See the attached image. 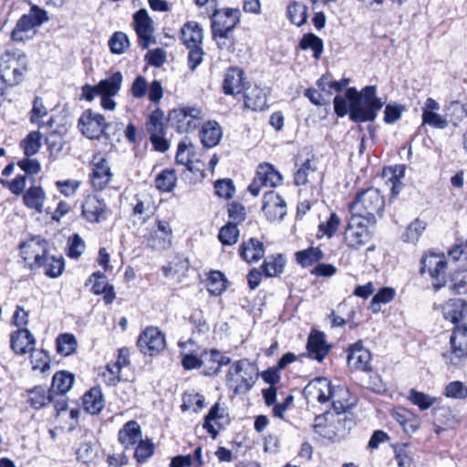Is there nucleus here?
Returning a JSON list of instances; mask_svg holds the SVG:
<instances>
[{
	"mask_svg": "<svg viewBox=\"0 0 467 467\" xmlns=\"http://www.w3.org/2000/svg\"><path fill=\"white\" fill-rule=\"evenodd\" d=\"M85 242L78 234H73L67 241V255L70 258H78L85 251Z\"/></svg>",
	"mask_w": 467,
	"mask_h": 467,
	"instance_id": "60",
	"label": "nucleus"
},
{
	"mask_svg": "<svg viewBox=\"0 0 467 467\" xmlns=\"http://www.w3.org/2000/svg\"><path fill=\"white\" fill-rule=\"evenodd\" d=\"M21 146L25 154L29 157L35 155L41 147V134L39 131L30 132L25 140H22Z\"/></svg>",
	"mask_w": 467,
	"mask_h": 467,
	"instance_id": "52",
	"label": "nucleus"
},
{
	"mask_svg": "<svg viewBox=\"0 0 467 467\" xmlns=\"http://www.w3.org/2000/svg\"><path fill=\"white\" fill-rule=\"evenodd\" d=\"M109 45L112 53L122 54L129 47L130 41L126 34L117 32L111 36Z\"/></svg>",
	"mask_w": 467,
	"mask_h": 467,
	"instance_id": "59",
	"label": "nucleus"
},
{
	"mask_svg": "<svg viewBox=\"0 0 467 467\" xmlns=\"http://www.w3.org/2000/svg\"><path fill=\"white\" fill-rule=\"evenodd\" d=\"M340 224V218L337 216V213H330L328 219L326 222H323L319 224L318 230L320 233H322L323 235L331 238L338 230Z\"/></svg>",
	"mask_w": 467,
	"mask_h": 467,
	"instance_id": "58",
	"label": "nucleus"
},
{
	"mask_svg": "<svg viewBox=\"0 0 467 467\" xmlns=\"http://www.w3.org/2000/svg\"><path fill=\"white\" fill-rule=\"evenodd\" d=\"M107 205L103 199L88 195L82 204V215L89 223H99L107 218Z\"/></svg>",
	"mask_w": 467,
	"mask_h": 467,
	"instance_id": "20",
	"label": "nucleus"
},
{
	"mask_svg": "<svg viewBox=\"0 0 467 467\" xmlns=\"http://www.w3.org/2000/svg\"><path fill=\"white\" fill-rule=\"evenodd\" d=\"M262 210L270 221H279L286 214V203L282 197L274 191L264 195Z\"/></svg>",
	"mask_w": 467,
	"mask_h": 467,
	"instance_id": "19",
	"label": "nucleus"
},
{
	"mask_svg": "<svg viewBox=\"0 0 467 467\" xmlns=\"http://www.w3.org/2000/svg\"><path fill=\"white\" fill-rule=\"evenodd\" d=\"M283 182L282 175L269 163H263L258 166L256 176L248 187L253 196H258L263 186L276 187Z\"/></svg>",
	"mask_w": 467,
	"mask_h": 467,
	"instance_id": "13",
	"label": "nucleus"
},
{
	"mask_svg": "<svg viewBox=\"0 0 467 467\" xmlns=\"http://www.w3.org/2000/svg\"><path fill=\"white\" fill-rule=\"evenodd\" d=\"M300 47L305 50L311 49L314 57L318 59L323 53V40L312 33L306 34L300 41Z\"/></svg>",
	"mask_w": 467,
	"mask_h": 467,
	"instance_id": "44",
	"label": "nucleus"
},
{
	"mask_svg": "<svg viewBox=\"0 0 467 467\" xmlns=\"http://www.w3.org/2000/svg\"><path fill=\"white\" fill-rule=\"evenodd\" d=\"M49 20L47 12L34 5L28 14L24 15L16 23L12 31V38L15 41H24L33 37L36 28Z\"/></svg>",
	"mask_w": 467,
	"mask_h": 467,
	"instance_id": "5",
	"label": "nucleus"
},
{
	"mask_svg": "<svg viewBox=\"0 0 467 467\" xmlns=\"http://www.w3.org/2000/svg\"><path fill=\"white\" fill-rule=\"evenodd\" d=\"M231 358L224 356L217 349L204 351L201 355L202 367L204 368L205 375H214L221 371L223 366L230 364Z\"/></svg>",
	"mask_w": 467,
	"mask_h": 467,
	"instance_id": "22",
	"label": "nucleus"
},
{
	"mask_svg": "<svg viewBox=\"0 0 467 467\" xmlns=\"http://www.w3.org/2000/svg\"><path fill=\"white\" fill-rule=\"evenodd\" d=\"M47 242L40 236H33L20 244L23 259L31 269L39 268L47 255Z\"/></svg>",
	"mask_w": 467,
	"mask_h": 467,
	"instance_id": "11",
	"label": "nucleus"
},
{
	"mask_svg": "<svg viewBox=\"0 0 467 467\" xmlns=\"http://www.w3.org/2000/svg\"><path fill=\"white\" fill-rule=\"evenodd\" d=\"M449 368H458L467 362V326L456 325L450 337V348L442 354Z\"/></svg>",
	"mask_w": 467,
	"mask_h": 467,
	"instance_id": "4",
	"label": "nucleus"
},
{
	"mask_svg": "<svg viewBox=\"0 0 467 467\" xmlns=\"http://www.w3.org/2000/svg\"><path fill=\"white\" fill-rule=\"evenodd\" d=\"M47 116V109L45 107L42 99L36 97L34 100L33 109L31 110L30 120L32 123L36 124L39 128L45 127L46 123L42 120L44 117Z\"/></svg>",
	"mask_w": 467,
	"mask_h": 467,
	"instance_id": "57",
	"label": "nucleus"
},
{
	"mask_svg": "<svg viewBox=\"0 0 467 467\" xmlns=\"http://www.w3.org/2000/svg\"><path fill=\"white\" fill-rule=\"evenodd\" d=\"M447 258L444 254L430 252L421 258L420 274L428 273L435 291L446 285Z\"/></svg>",
	"mask_w": 467,
	"mask_h": 467,
	"instance_id": "7",
	"label": "nucleus"
},
{
	"mask_svg": "<svg viewBox=\"0 0 467 467\" xmlns=\"http://www.w3.org/2000/svg\"><path fill=\"white\" fill-rule=\"evenodd\" d=\"M30 363L33 370L39 369L41 372H46L50 368V358L47 351L44 349H36L34 348L30 352Z\"/></svg>",
	"mask_w": 467,
	"mask_h": 467,
	"instance_id": "45",
	"label": "nucleus"
},
{
	"mask_svg": "<svg viewBox=\"0 0 467 467\" xmlns=\"http://www.w3.org/2000/svg\"><path fill=\"white\" fill-rule=\"evenodd\" d=\"M194 146L188 138H184L180 141L176 153V162L187 167L189 171H192L191 166L192 162Z\"/></svg>",
	"mask_w": 467,
	"mask_h": 467,
	"instance_id": "38",
	"label": "nucleus"
},
{
	"mask_svg": "<svg viewBox=\"0 0 467 467\" xmlns=\"http://www.w3.org/2000/svg\"><path fill=\"white\" fill-rule=\"evenodd\" d=\"M451 290L456 294L467 293V270L455 272L451 275Z\"/></svg>",
	"mask_w": 467,
	"mask_h": 467,
	"instance_id": "61",
	"label": "nucleus"
},
{
	"mask_svg": "<svg viewBox=\"0 0 467 467\" xmlns=\"http://www.w3.org/2000/svg\"><path fill=\"white\" fill-rule=\"evenodd\" d=\"M123 76L119 71L113 73L110 77L102 79L97 85L99 95L116 96L121 88Z\"/></svg>",
	"mask_w": 467,
	"mask_h": 467,
	"instance_id": "34",
	"label": "nucleus"
},
{
	"mask_svg": "<svg viewBox=\"0 0 467 467\" xmlns=\"http://www.w3.org/2000/svg\"><path fill=\"white\" fill-rule=\"evenodd\" d=\"M395 290L390 287L381 288L372 298L370 302V309L377 313L380 310L381 304L389 303L395 296Z\"/></svg>",
	"mask_w": 467,
	"mask_h": 467,
	"instance_id": "51",
	"label": "nucleus"
},
{
	"mask_svg": "<svg viewBox=\"0 0 467 467\" xmlns=\"http://www.w3.org/2000/svg\"><path fill=\"white\" fill-rule=\"evenodd\" d=\"M74 383V375L67 371L57 372L52 379L51 391L57 394H65Z\"/></svg>",
	"mask_w": 467,
	"mask_h": 467,
	"instance_id": "37",
	"label": "nucleus"
},
{
	"mask_svg": "<svg viewBox=\"0 0 467 467\" xmlns=\"http://www.w3.org/2000/svg\"><path fill=\"white\" fill-rule=\"evenodd\" d=\"M56 346L57 353L67 357L76 351L78 341L73 334L64 333L57 337Z\"/></svg>",
	"mask_w": 467,
	"mask_h": 467,
	"instance_id": "42",
	"label": "nucleus"
},
{
	"mask_svg": "<svg viewBox=\"0 0 467 467\" xmlns=\"http://www.w3.org/2000/svg\"><path fill=\"white\" fill-rule=\"evenodd\" d=\"M366 220L355 215L350 216L344 232V242L352 249H359L370 240V234Z\"/></svg>",
	"mask_w": 467,
	"mask_h": 467,
	"instance_id": "10",
	"label": "nucleus"
},
{
	"mask_svg": "<svg viewBox=\"0 0 467 467\" xmlns=\"http://www.w3.org/2000/svg\"><path fill=\"white\" fill-rule=\"evenodd\" d=\"M426 228V223L416 219L405 230L402 235L403 241L410 244H416Z\"/></svg>",
	"mask_w": 467,
	"mask_h": 467,
	"instance_id": "48",
	"label": "nucleus"
},
{
	"mask_svg": "<svg viewBox=\"0 0 467 467\" xmlns=\"http://www.w3.org/2000/svg\"><path fill=\"white\" fill-rule=\"evenodd\" d=\"M331 346L325 338V334L320 331H313L307 339L306 349L308 356L321 362L330 351Z\"/></svg>",
	"mask_w": 467,
	"mask_h": 467,
	"instance_id": "24",
	"label": "nucleus"
},
{
	"mask_svg": "<svg viewBox=\"0 0 467 467\" xmlns=\"http://www.w3.org/2000/svg\"><path fill=\"white\" fill-rule=\"evenodd\" d=\"M135 31L140 41V46L147 48L150 43L153 41V21L150 17L146 9L141 8L134 16Z\"/></svg>",
	"mask_w": 467,
	"mask_h": 467,
	"instance_id": "18",
	"label": "nucleus"
},
{
	"mask_svg": "<svg viewBox=\"0 0 467 467\" xmlns=\"http://www.w3.org/2000/svg\"><path fill=\"white\" fill-rule=\"evenodd\" d=\"M154 453V444L150 440H141L134 451V458L138 463L147 462Z\"/></svg>",
	"mask_w": 467,
	"mask_h": 467,
	"instance_id": "55",
	"label": "nucleus"
},
{
	"mask_svg": "<svg viewBox=\"0 0 467 467\" xmlns=\"http://www.w3.org/2000/svg\"><path fill=\"white\" fill-rule=\"evenodd\" d=\"M295 256L300 265L307 267L321 260L324 254L318 247H309L306 250L296 252Z\"/></svg>",
	"mask_w": 467,
	"mask_h": 467,
	"instance_id": "41",
	"label": "nucleus"
},
{
	"mask_svg": "<svg viewBox=\"0 0 467 467\" xmlns=\"http://www.w3.org/2000/svg\"><path fill=\"white\" fill-rule=\"evenodd\" d=\"M177 177L172 170L162 171L155 179L157 189L164 192H171L175 187Z\"/></svg>",
	"mask_w": 467,
	"mask_h": 467,
	"instance_id": "47",
	"label": "nucleus"
},
{
	"mask_svg": "<svg viewBox=\"0 0 467 467\" xmlns=\"http://www.w3.org/2000/svg\"><path fill=\"white\" fill-rule=\"evenodd\" d=\"M445 395L452 399H464L467 397V387L461 381H452L447 385Z\"/></svg>",
	"mask_w": 467,
	"mask_h": 467,
	"instance_id": "63",
	"label": "nucleus"
},
{
	"mask_svg": "<svg viewBox=\"0 0 467 467\" xmlns=\"http://www.w3.org/2000/svg\"><path fill=\"white\" fill-rule=\"evenodd\" d=\"M349 101V117L355 122L372 121L385 102L377 97L376 86H367L358 92L355 88L346 91Z\"/></svg>",
	"mask_w": 467,
	"mask_h": 467,
	"instance_id": "1",
	"label": "nucleus"
},
{
	"mask_svg": "<svg viewBox=\"0 0 467 467\" xmlns=\"http://www.w3.org/2000/svg\"><path fill=\"white\" fill-rule=\"evenodd\" d=\"M182 39L186 47L201 46L202 43V29L197 22L191 21L181 30Z\"/></svg>",
	"mask_w": 467,
	"mask_h": 467,
	"instance_id": "30",
	"label": "nucleus"
},
{
	"mask_svg": "<svg viewBox=\"0 0 467 467\" xmlns=\"http://www.w3.org/2000/svg\"><path fill=\"white\" fill-rule=\"evenodd\" d=\"M203 118L204 114L198 107H182L169 113V121L180 133L194 130Z\"/></svg>",
	"mask_w": 467,
	"mask_h": 467,
	"instance_id": "8",
	"label": "nucleus"
},
{
	"mask_svg": "<svg viewBox=\"0 0 467 467\" xmlns=\"http://www.w3.org/2000/svg\"><path fill=\"white\" fill-rule=\"evenodd\" d=\"M133 205V213L149 215L152 213L153 203L151 197L147 193L136 195V202Z\"/></svg>",
	"mask_w": 467,
	"mask_h": 467,
	"instance_id": "56",
	"label": "nucleus"
},
{
	"mask_svg": "<svg viewBox=\"0 0 467 467\" xmlns=\"http://www.w3.org/2000/svg\"><path fill=\"white\" fill-rule=\"evenodd\" d=\"M256 375L255 366L247 359H241L230 367L226 383L234 393H245L253 387Z\"/></svg>",
	"mask_w": 467,
	"mask_h": 467,
	"instance_id": "3",
	"label": "nucleus"
},
{
	"mask_svg": "<svg viewBox=\"0 0 467 467\" xmlns=\"http://www.w3.org/2000/svg\"><path fill=\"white\" fill-rule=\"evenodd\" d=\"M43 263L44 264L39 265V268H43L45 275L49 277L56 278L59 276L64 270V261L62 258L47 255Z\"/></svg>",
	"mask_w": 467,
	"mask_h": 467,
	"instance_id": "43",
	"label": "nucleus"
},
{
	"mask_svg": "<svg viewBox=\"0 0 467 467\" xmlns=\"http://www.w3.org/2000/svg\"><path fill=\"white\" fill-rule=\"evenodd\" d=\"M408 399L421 410L430 409L437 400L435 397L413 389L410 390Z\"/></svg>",
	"mask_w": 467,
	"mask_h": 467,
	"instance_id": "49",
	"label": "nucleus"
},
{
	"mask_svg": "<svg viewBox=\"0 0 467 467\" xmlns=\"http://www.w3.org/2000/svg\"><path fill=\"white\" fill-rule=\"evenodd\" d=\"M118 440L124 449L129 450L142 440V431L136 420H130L119 431Z\"/></svg>",
	"mask_w": 467,
	"mask_h": 467,
	"instance_id": "25",
	"label": "nucleus"
},
{
	"mask_svg": "<svg viewBox=\"0 0 467 467\" xmlns=\"http://www.w3.org/2000/svg\"><path fill=\"white\" fill-rule=\"evenodd\" d=\"M137 345L145 355L154 356L165 348L164 335L157 327H147L140 334Z\"/></svg>",
	"mask_w": 467,
	"mask_h": 467,
	"instance_id": "17",
	"label": "nucleus"
},
{
	"mask_svg": "<svg viewBox=\"0 0 467 467\" xmlns=\"http://www.w3.org/2000/svg\"><path fill=\"white\" fill-rule=\"evenodd\" d=\"M148 245L156 251L167 250L172 244V229L168 221L157 220L156 228L150 230L147 237Z\"/></svg>",
	"mask_w": 467,
	"mask_h": 467,
	"instance_id": "16",
	"label": "nucleus"
},
{
	"mask_svg": "<svg viewBox=\"0 0 467 467\" xmlns=\"http://www.w3.org/2000/svg\"><path fill=\"white\" fill-rule=\"evenodd\" d=\"M244 107L252 110H264L266 108V94L258 88H249L244 94Z\"/></svg>",
	"mask_w": 467,
	"mask_h": 467,
	"instance_id": "31",
	"label": "nucleus"
},
{
	"mask_svg": "<svg viewBox=\"0 0 467 467\" xmlns=\"http://www.w3.org/2000/svg\"><path fill=\"white\" fill-rule=\"evenodd\" d=\"M287 16L292 24L300 26L306 22V7L298 3H294L287 7Z\"/></svg>",
	"mask_w": 467,
	"mask_h": 467,
	"instance_id": "53",
	"label": "nucleus"
},
{
	"mask_svg": "<svg viewBox=\"0 0 467 467\" xmlns=\"http://www.w3.org/2000/svg\"><path fill=\"white\" fill-rule=\"evenodd\" d=\"M91 183L94 189H104L112 179V172L106 156L102 153H96L90 161Z\"/></svg>",
	"mask_w": 467,
	"mask_h": 467,
	"instance_id": "15",
	"label": "nucleus"
},
{
	"mask_svg": "<svg viewBox=\"0 0 467 467\" xmlns=\"http://www.w3.org/2000/svg\"><path fill=\"white\" fill-rule=\"evenodd\" d=\"M443 317L456 324L467 315V302L462 298L450 299L442 306Z\"/></svg>",
	"mask_w": 467,
	"mask_h": 467,
	"instance_id": "28",
	"label": "nucleus"
},
{
	"mask_svg": "<svg viewBox=\"0 0 467 467\" xmlns=\"http://www.w3.org/2000/svg\"><path fill=\"white\" fill-rule=\"evenodd\" d=\"M333 389L327 378H317L305 387L303 394L308 404H324L330 400Z\"/></svg>",
	"mask_w": 467,
	"mask_h": 467,
	"instance_id": "14",
	"label": "nucleus"
},
{
	"mask_svg": "<svg viewBox=\"0 0 467 467\" xmlns=\"http://www.w3.org/2000/svg\"><path fill=\"white\" fill-rule=\"evenodd\" d=\"M384 198L377 189H368L358 192L349 205L352 215L361 217L367 223H374L376 216L380 215L384 208Z\"/></svg>",
	"mask_w": 467,
	"mask_h": 467,
	"instance_id": "2",
	"label": "nucleus"
},
{
	"mask_svg": "<svg viewBox=\"0 0 467 467\" xmlns=\"http://www.w3.org/2000/svg\"><path fill=\"white\" fill-rule=\"evenodd\" d=\"M226 288V280L223 275L219 271H213L210 274L207 280V289L210 294L221 295Z\"/></svg>",
	"mask_w": 467,
	"mask_h": 467,
	"instance_id": "50",
	"label": "nucleus"
},
{
	"mask_svg": "<svg viewBox=\"0 0 467 467\" xmlns=\"http://www.w3.org/2000/svg\"><path fill=\"white\" fill-rule=\"evenodd\" d=\"M26 393L28 403L35 409H41L52 400L50 390L41 386L28 389Z\"/></svg>",
	"mask_w": 467,
	"mask_h": 467,
	"instance_id": "36",
	"label": "nucleus"
},
{
	"mask_svg": "<svg viewBox=\"0 0 467 467\" xmlns=\"http://www.w3.org/2000/svg\"><path fill=\"white\" fill-rule=\"evenodd\" d=\"M2 81L8 86L19 84L27 70V57L24 53L10 54L2 57Z\"/></svg>",
	"mask_w": 467,
	"mask_h": 467,
	"instance_id": "6",
	"label": "nucleus"
},
{
	"mask_svg": "<svg viewBox=\"0 0 467 467\" xmlns=\"http://www.w3.org/2000/svg\"><path fill=\"white\" fill-rule=\"evenodd\" d=\"M423 124L429 125L435 129H445L448 126L447 119L437 112H427L422 114Z\"/></svg>",
	"mask_w": 467,
	"mask_h": 467,
	"instance_id": "64",
	"label": "nucleus"
},
{
	"mask_svg": "<svg viewBox=\"0 0 467 467\" xmlns=\"http://www.w3.org/2000/svg\"><path fill=\"white\" fill-rule=\"evenodd\" d=\"M45 200V192L39 186L30 187L24 194L26 206L36 210L37 213H42Z\"/></svg>",
	"mask_w": 467,
	"mask_h": 467,
	"instance_id": "35",
	"label": "nucleus"
},
{
	"mask_svg": "<svg viewBox=\"0 0 467 467\" xmlns=\"http://www.w3.org/2000/svg\"><path fill=\"white\" fill-rule=\"evenodd\" d=\"M285 265V258L281 254H278L276 256L268 257L262 267L266 277H274L283 273Z\"/></svg>",
	"mask_w": 467,
	"mask_h": 467,
	"instance_id": "46",
	"label": "nucleus"
},
{
	"mask_svg": "<svg viewBox=\"0 0 467 467\" xmlns=\"http://www.w3.org/2000/svg\"><path fill=\"white\" fill-rule=\"evenodd\" d=\"M223 418V414L220 412V406L215 403L205 416L203 428L215 439L218 435L219 420Z\"/></svg>",
	"mask_w": 467,
	"mask_h": 467,
	"instance_id": "39",
	"label": "nucleus"
},
{
	"mask_svg": "<svg viewBox=\"0 0 467 467\" xmlns=\"http://www.w3.org/2000/svg\"><path fill=\"white\" fill-rule=\"evenodd\" d=\"M318 172L312 161L308 159L295 173V183L296 185H305L317 179Z\"/></svg>",
	"mask_w": 467,
	"mask_h": 467,
	"instance_id": "40",
	"label": "nucleus"
},
{
	"mask_svg": "<svg viewBox=\"0 0 467 467\" xmlns=\"http://www.w3.org/2000/svg\"><path fill=\"white\" fill-rule=\"evenodd\" d=\"M214 189H215L216 194L219 197H222L224 199L232 198L234 193V191H235L234 182L230 179L218 180L214 183Z\"/></svg>",
	"mask_w": 467,
	"mask_h": 467,
	"instance_id": "62",
	"label": "nucleus"
},
{
	"mask_svg": "<svg viewBox=\"0 0 467 467\" xmlns=\"http://www.w3.org/2000/svg\"><path fill=\"white\" fill-rule=\"evenodd\" d=\"M223 136L220 125L216 121H207L200 131L202 143L206 148L216 146Z\"/></svg>",
	"mask_w": 467,
	"mask_h": 467,
	"instance_id": "29",
	"label": "nucleus"
},
{
	"mask_svg": "<svg viewBox=\"0 0 467 467\" xmlns=\"http://www.w3.org/2000/svg\"><path fill=\"white\" fill-rule=\"evenodd\" d=\"M108 127L109 123L104 116L92 109L83 111L78 121L81 134L89 140H99L102 136H107Z\"/></svg>",
	"mask_w": 467,
	"mask_h": 467,
	"instance_id": "9",
	"label": "nucleus"
},
{
	"mask_svg": "<svg viewBox=\"0 0 467 467\" xmlns=\"http://www.w3.org/2000/svg\"><path fill=\"white\" fill-rule=\"evenodd\" d=\"M330 400L337 414L344 413L355 405V399L351 398L349 390L343 386H334Z\"/></svg>",
	"mask_w": 467,
	"mask_h": 467,
	"instance_id": "26",
	"label": "nucleus"
},
{
	"mask_svg": "<svg viewBox=\"0 0 467 467\" xmlns=\"http://www.w3.org/2000/svg\"><path fill=\"white\" fill-rule=\"evenodd\" d=\"M264 254L263 243L254 238H251L242 244L241 256L248 263L258 261Z\"/></svg>",
	"mask_w": 467,
	"mask_h": 467,
	"instance_id": "32",
	"label": "nucleus"
},
{
	"mask_svg": "<svg viewBox=\"0 0 467 467\" xmlns=\"http://www.w3.org/2000/svg\"><path fill=\"white\" fill-rule=\"evenodd\" d=\"M10 346L16 354L25 355L34 349L36 338L28 329L20 328L11 334Z\"/></svg>",
	"mask_w": 467,
	"mask_h": 467,
	"instance_id": "23",
	"label": "nucleus"
},
{
	"mask_svg": "<svg viewBox=\"0 0 467 467\" xmlns=\"http://www.w3.org/2000/svg\"><path fill=\"white\" fill-rule=\"evenodd\" d=\"M218 238L223 244L233 245L238 241L239 230L234 223H228L221 228Z\"/></svg>",
	"mask_w": 467,
	"mask_h": 467,
	"instance_id": "54",
	"label": "nucleus"
},
{
	"mask_svg": "<svg viewBox=\"0 0 467 467\" xmlns=\"http://www.w3.org/2000/svg\"><path fill=\"white\" fill-rule=\"evenodd\" d=\"M83 405L90 414H99L104 408V400L101 389L93 388L84 395Z\"/></svg>",
	"mask_w": 467,
	"mask_h": 467,
	"instance_id": "33",
	"label": "nucleus"
},
{
	"mask_svg": "<svg viewBox=\"0 0 467 467\" xmlns=\"http://www.w3.org/2000/svg\"><path fill=\"white\" fill-rule=\"evenodd\" d=\"M244 88V72L238 67H231L224 76L223 89L226 95H235Z\"/></svg>",
	"mask_w": 467,
	"mask_h": 467,
	"instance_id": "27",
	"label": "nucleus"
},
{
	"mask_svg": "<svg viewBox=\"0 0 467 467\" xmlns=\"http://www.w3.org/2000/svg\"><path fill=\"white\" fill-rule=\"evenodd\" d=\"M240 21V11L234 8H226L216 11L213 15L212 30L213 37L226 39L228 34Z\"/></svg>",
	"mask_w": 467,
	"mask_h": 467,
	"instance_id": "12",
	"label": "nucleus"
},
{
	"mask_svg": "<svg viewBox=\"0 0 467 467\" xmlns=\"http://www.w3.org/2000/svg\"><path fill=\"white\" fill-rule=\"evenodd\" d=\"M348 364L351 369L370 371L372 367L369 350L359 343L354 344L348 349Z\"/></svg>",
	"mask_w": 467,
	"mask_h": 467,
	"instance_id": "21",
	"label": "nucleus"
}]
</instances>
